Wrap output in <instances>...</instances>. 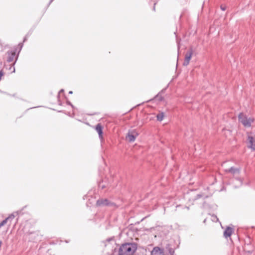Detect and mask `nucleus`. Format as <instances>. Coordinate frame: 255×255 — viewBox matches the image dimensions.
<instances>
[{
	"label": "nucleus",
	"mask_w": 255,
	"mask_h": 255,
	"mask_svg": "<svg viewBox=\"0 0 255 255\" xmlns=\"http://www.w3.org/2000/svg\"><path fill=\"white\" fill-rule=\"evenodd\" d=\"M137 250V244L134 243L123 244L119 250V255H132Z\"/></svg>",
	"instance_id": "obj_1"
},
{
	"label": "nucleus",
	"mask_w": 255,
	"mask_h": 255,
	"mask_svg": "<svg viewBox=\"0 0 255 255\" xmlns=\"http://www.w3.org/2000/svg\"><path fill=\"white\" fill-rule=\"evenodd\" d=\"M239 121L245 127L249 128L251 127L252 124L254 122V119L253 118H248L246 115L243 113H240L238 116Z\"/></svg>",
	"instance_id": "obj_2"
},
{
	"label": "nucleus",
	"mask_w": 255,
	"mask_h": 255,
	"mask_svg": "<svg viewBox=\"0 0 255 255\" xmlns=\"http://www.w3.org/2000/svg\"><path fill=\"white\" fill-rule=\"evenodd\" d=\"M137 135L138 133L135 130H131L128 132L126 139L129 142H133Z\"/></svg>",
	"instance_id": "obj_3"
},
{
	"label": "nucleus",
	"mask_w": 255,
	"mask_h": 255,
	"mask_svg": "<svg viewBox=\"0 0 255 255\" xmlns=\"http://www.w3.org/2000/svg\"><path fill=\"white\" fill-rule=\"evenodd\" d=\"M192 55V50L191 49L188 50L186 52V53L185 54V60L183 62L184 66H187L189 64L190 60L191 58Z\"/></svg>",
	"instance_id": "obj_4"
},
{
	"label": "nucleus",
	"mask_w": 255,
	"mask_h": 255,
	"mask_svg": "<svg viewBox=\"0 0 255 255\" xmlns=\"http://www.w3.org/2000/svg\"><path fill=\"white\" fill-rule=\"evenodd\" d=\"M109 200L107 199H99L96 202V205L98 207L108 206Z\"/></svg>",
	"instance_id": "obj_5"
},
{
	"label": "nucleus",
	"mask_w": 255,
	"mask_h": 255,
	"mask_svg": "<svg viewBox=\"0 0 255 255\" xmlns=\"http://www.w3.org/2000/svg\"><path fill=\"white\" fill-rule=\"evenodd\" d=\"M248 147L253 150H255V141L252 136H248Z\"/></svg>",
	"instance_id": "obj_6"
},
{
	"label": "nucleus",
	"mask_w": 255,
	"mask_h": 255,
	"mask_svg": "<svg viewBox=\"0 0 255 255\" xmlns=\"http://www.w3.org/2000/svg\"><path fill=\"white\" fill-rule=\"evenodd\" d=\"M166 250H167V251L168 252V255H174V249L171 248L169 245L166 246ZM156 253H157L156 250H152V251L151 252V255H156Z\"/></svg>",
	"instance_id": "obj_7"
},
{
	"label": "nucleus",
	"mask_w": 255,
	"mask_h": 255,
	"mask_svg": "<svg viewBox=\"0 0 255 255\" xmlns=\"http://www.w3.org/2000/svg\"><path fill=\"white\" fill-rule=\"evenodd\" d=\"M225 172L227 173H231L234 175H239L240 173V169L239 168L232 167L228 169H226Z\"/></svg>",
	"instance_id": "obj_8"
},
{
	"label": "nucleus",
	"mask_w": 255,
	"mask_h": 255,
	"mask_svg": "<svg viewBox=\"0 0 255 255\" xmlns=\"http://www.w3.org/2000/svg\"><path fill=\"white\" fill-rule=\"evenodd\" d=\"M7 62L9 63L12 62L13 60L14 57L16 54V50H13L12 51H8L7 53Z\"/></svg>",
	"instance_id": "obj_9"
},
{
	"label": "nucleus",
	"mask_w": 255,
	"mask_h": 255,
	"mask_svg": "<svg viewBox=\"0 0 255 255\" xmlns=\"http://www.w3.org/2000/svg\"><path fill=\"white\" fill-rule=\"evenodd\" d=\"M15 217V216L13 214H11L10 215H9L8 217L5 218L4 220H3L1 223H0V228L4 226L5 224H6V223L8 221H10L11 220L13 219Z\"/></svg>",
	"instance_id": "obj_10"
},
{
	"label": "nucleus",
	"mask_w": 255,
	"mask_h": 255,
	"mask_svg": "<svg viewBox=\"0 0 255 255\" xmlns=\"http://www.w3.org/2000/svg\"><path fill=\"white\" fill-rule=\"evenodd\" d=\"M233 233V229L231 227H227L224 232V236L227 238L230 237Z\"/></svg>",
	"instance_id": "obj_11"
},
{
	"label": "nucleus",
	"mask_w": 255,
	"mask_h": 255,
	"mask_svg": "<svg viewBox=\"0 0 255 255\" xmlns=\"http://www.w3.org/2000/svg\"><path fill=\"white\" fill-rule=\"evenodd\" d=\"M96 130L98 133L99 137L102 138L103 137V127L100 124L97 125L96 127Z\"/></svg>",
	"instance_id": "obj_12"
},
{
	"label": "nucleus",
	"mask_w": 255,
	"mask_h": 255,
	"mask_svg": "<svg viewBox=\"0 0 255 255\" xmlns=\"http://www.w3.org/2000/svg\"><path fill=\"white\" fill-rule=\"evenodd\" d=\"M30 236V238L33 239V241L35 242L40 240L41 238L38 235V232H37L31 233Z\"/></svg>",
	"instance_id": "obj_13"
},
{
	"label": "nucleus",
	"mask_w": 255,
	"mask_h": 255,
	"mask_svg": "<svg viewBox=\"0 0 255 255\" xmlns=\"http://www.w3.org/2000/svg\"><path fill=\"white\" fill-rule=\"evenodd\" d=\"M153 250H156V251H157V253H156V254H155L156 255H168V252L167 250H166L167 252L165 255L163 251L161 250L159 247H154Z\"/></svg>",
	"instance_id": "obj_14"
},
{
	"label": "nucleus",
	"mask_w": 255,
	"mask_h": 255,
	"mask_svg": "<svg viewBox=\"0 0 255 255\" xmlns=\"http://www.w3.org/2000/svg\"><path fill=\"white\" fill-rule=\"evenodd\" d=\"M251 241L250 238H247L245 240V249H244V250L245 251L247 250V247L248 246H250L251 245Z\"/></svg>",
	"instance_id": "obj_15"
},
{
	"label": "nucleus",
	"mask_w": 255,
	"mask_h": 255,
	"mask_svg": "<svg viewBox=\"0 0 255 255\" xmlns=\"http://www.w3.org/2000/svg\"><path fill=\"white\" fill-rule=\"evenodd\" d=\"M157 120L158 121L161 122L162 121L163 118H164V113L163 112L159 113L156 116Z\"/></svg>",
	"instance_id": "obj_16"
},
{
	"label": "nucleus",
	"mask_w": 255,
	"mask_h": 255,
	"mask_svg": "<svg viewBox=\"0 0 255 255\" xmlns=\"http://www.w3.org/2000/svg\"><path fill=\"white\" fill-rule=\"evenodd\" d=\"M16 63V59L14 60V63H12V64H9V70L11 71V73H13L15 72V67H14V64Z\"/></svg>",
	"instance_id": "obj_17"
},
{
	"label": "nucleus",
	"mask_w": 255,
	"mask_h": 255,
	"mask_svg": "<svg viewBox=\"0 0 255 255\" xmlns=\"http://www.w3.org/2000/svg\"><path fill=\"white\" fill-rule=\"evenodd\" d=\"M104 181H102V182H99L98 186L99 188H101L102 189L106 188L107 187V184Z\"/></svg>",
	"instance_id": "obj_18"
},
{
	"label": "nucleus",
	"mask_w": 255,
	"mask_h": 255,
	"mask_svg": "<svg viewBox=\"0 0 255 255\" xmlns=\"http://www.w3.org/2000/svg\"><path fill=\"white\" fill-rule=\"evenodd\" d=\"M108 207H111L113 208H116L117 207L116 204L115 203L111 202L110 200H109L108 202Z\"/></svg>",
	"instance_id": "obj_19"
},
{
	"label": "nucleus",
	"mask_w": 255,
	"mask_h": 255,
	"mask_svg": "<svg viewBox=\"0 0 255 255\" xmlns=\"http://www.w3.org/2000/svg\"><path fill=\"white\" fill-rule=\"evenodd\" d=\"M22 47H23V43H19V44L17 45V48H19V50L18 52L17 53V57H16L17 59H18L19 52V51L21 50V49H22Z\"/></svg>",
	"instance_id": "obj_20"
},
{
	"label": "nucleus",
	"mask_w": 255,
	"mask_h": 255,
	"mask_svg": "<svg viewBox=\"0 0 255 255\" xmlns=\"http://www.w3.org/2000/svg\"><path fill=\"white\" fill-rule=\"evenodd\" d=\"M202 197L207 198V196H204V195L203 194H199L197 195V196L195 198L194 200H197Z\"/></svg>",
	"instance_id": "obj_21"
},
{
	"label": "nucleus",
	"mask_w": 255,
	"mask_h": 255,
	"mask_svg": "<svg viewBox=\"0 0 255 255\" xmlns=\"http://www.w3.org/2000/svg\"><path fill=\"white\" fill-rule=\"evenodd\" d=\"M236 179L238 181H239V183H240V185H240H240H241L242 184V179H241L240 178H239V177H236Z\"/></svg>",
	"instance_id": "obj_22"
},
{
	"label": "nucleus",
	"mask_w": 255,
	"mask_h": 255,
	"mask_svg": "<svg viewBox=\"0 0 255 255\" xmlns=\"http://www.w3.org/2000/svg\"><path fill=\"white\" fill-rule=\"evenodd\" d=\"M220 8L223 11H225L226 9V6L223 5H221Z\"/></svg>",
	"instance_id": "obj_23"
},
{
	"label": "nucleus",
	"mask_w": 255,
	"mask_h": 255,
	"mask_svg": "<svg viewBox=\"0 0 255 255\" xmlns=\"http://www.w3.org/2000/svg\"><path fill=\"white\" fill-rule=\"evenodd\" d=\"M28 34L26 35L24 37V38H23V42H25L26 40H27V37H28Z\"/></svg>",
	"instance_id": "obj_24"
},
{
	"label": "nucleus",
	"mask_w": 255,
	"mask_h": 255,
	"mask_svg": "<svg viewBox=\"0 0 255 255\" xmlns=\"http://www.w3.org/2000/svg\"><path fill=\"white\" fill-rule=\"evenodd\" d=\"M67 105H68L71 106L73 108H74V106H73V105L71 103V102H69V101H67Z\"/></svg>",
	"instance_id": "obj_25"
},
{
	"label": "nucleus",
	"mask_w": 255,
	"mask_h": 255,
	"mask_svg": "<svg viewBox=\"0 0 255 255\" xmlns=\"http://www.w3.org/2000/svg\"><path fill=\"white\" fill-rule=\"evenodd\" d=\"M3 75V72L2 71H0V80H1V76Z\"/></svg>",
	"instance_id": "obj_26"
},
{
	"label": "nucleus",
	"mask_w": 255,
	"mask_h": 255,
	"mask_svg": "<svg viewBox=\"0 0 255 255\" xmlns=\"http://www.w3.org/2000/svg\"><path fill=\"white\" fill-rule=\"evenodd\" d=\"M64 92V90L63 89H61L60 90V91L59 92V94H60V93H62V92Z\"/></svg>",
	"instance_id": "obj_27"
},
{
	"label": "nucleus",
	"mask_w": 255,
	"mask_h": 255,
	"mask_svg": "<svg viewBox=\"0 0 255 255\" xmlns=\"http://www.w3.org/2000/svg\"><path fill=\"white\" fill-rule=\"evenodd\" d=\"M54 0H50L49 3V5Z\"/></svg>",
	"instance_id": "obj_28"
},
{
	"label": "nucleus",
	"mask_w": 255,
	"mask_h": 255,
	"mask_svg": "<svg viewBox=\"0 0 255 255\" xmlns=\"http://www.w3.org/2000/svg\"><path fill=\"white\" fill-rule=\"evenodd\" d=\"M72 93H73V92L71 91H69V94H72Z\"/></svg>",
	"instance_id": "obj_29"
},
{
	"label": "nucleus",
	"mask_w": 255,
	"mask_h": 255,
	"mask_svg": "<svg viewBox=\"0 0 255 255\" xmlns=\"http://www.w3.org/2000/svg\"><path fill=\"white\" fill-rule=\"evenodd\" d=\"M185 208L188 210L189 209V208L188 207H185Z\"/></svg>",
	"instance_id": "obj_30"
},
{
	"label": "nucleus",
	"mask_w": 255,
	"mask_h": 255,
	"mask_svg": "<svg viewBox=\"0 0 255 255\" xmlns=\"http://www.w3.org/2000/svg\"><path fill=\"white\" fill-rule=\"evenodd\" d=\"M248 252L250 253H252V251H247Z\"/></svg>",
	"instance_id": "obj_31"
},
{
	"label": "nucleus",
	"mask_w": 255,
	"mask_h": 255,
	"mask_svg": "<svg viewBox=\"0 0 255 255\" xmlns=\"http://www.w3.org/2000/svg\"><path fill=\"white\" fill-rule=\"evenodd\" d=\"M11 96L12 97H14L15 95H14V94H13L11 95Z\"/></svg>",
	"instance_id": "obj_32"
},
{
	"label": "nucleus",
	"mask_w": 255,
	"mask_h": 255,
	"mask_svg": "<svg viewBox=\"0 0 255 255\" xmlns=\"http://www.w3.org/2000/svg\"><path fill=\"white\" fill-rule=\"evenodd\" d=\"M155 6H154L153 7V10H155Z\"/></svg>",
	"instance_id": "obj_33"
},
{
	"label": "nucleus",
	"mask_w": 255,
	"mask_h": 255,
	"mask_svg": "<svg viewBox=\"0 0 255 255\" xmlns=\"http://www.w3.org/2000/svg\"><path fill=\"white\" fill-rule=\"evenodd\" d=\"M215 218L216 219H217V220H218V219H217V217H216V216H215Z\"/></svg>",
	"instance_id": "obj_34"
},
{
	"label": "nucleus",
	"mask_w": 255,
	"mask_h": 255,
	"mask_svg": "<svg viewBox=\"0 0 255 255\" xmlns=\"http://www.w3.org/2000/svg\"><path fill=\"white\" fill-rule=\"evenodd\" d=\"M5 67H7V65L6 64H5Z\"/></svg>",
	"instance_id": "obj_35"
},
{
	"label": "nucleus",
	"mask_w": 255,
	"mask_h": 255,
	"mask_svg": "<svg viewBox=\"0 0 255 255\" xmlns=\"http://www.w3.org/2000/svg\"><path fill=\"white\" fill-rule=\"evenodd\" d=\"M16 214H17V215H18L19 214L17 211L16 212Z\"/></svg>",
	"instance_id": "obj_36"
}]
</instances>
